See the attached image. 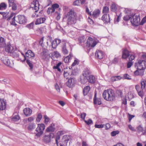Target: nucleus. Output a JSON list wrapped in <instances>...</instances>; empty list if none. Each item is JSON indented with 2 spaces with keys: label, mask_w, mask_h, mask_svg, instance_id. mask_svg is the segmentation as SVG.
<instances>
[{
  "label": "nucleus",
  "mask_w": 146,
  "mask_h": 146,
  "mask_svg": "<svg viewBox=\"0 0 146 146\" xmlns=\"http://www.w3.org/2000/svg\"><path fill=\"white\" fill-rule=\"evenodd\" d=\"M76 14L74 10L71 9L65 15L64 17L66 18L68 25H71L75 24L76 22Z\"/></svg>",
  "instance_id": "nucleus-1"
},
{
  "label": "nucleus",
  "mask_w": 146,
  "mask_h": 146,
  "mask_svg": "<svg viewBox=\"0 0 146 146\" xmlns=\"http://www.w3.org/2000/svg\"><path fill=\"white\" fill-rule=\"evenodd\" d=\"M140 19L139 15H136L135 14H132V17L130 21L133 25L137 26L140 23Z\"/></svg>",
  "instance_id": "nucleus-2"
},
{
  "label": "nucleus",
  "mask_w": 146,
  "mask_h": 146,
  "mask_svg": "<svg viewBox=\"0 0 146 146\" xmlns=\"http://www.w3.org/2000/svg\"><path fill=\"white\" fill-rule=\"evenodd\" d=\"M146 66V61L145 60H140L135 64V67L138 69L144 70Z\"/></svg>",
  "instance_id": "nucleus-3"
},
{
  "label": "nucleus",
  "mask_w": 146,
  "mask_h": 146,
  "mask_svg": "<svg viewBox=\"0 0 146 146\" xmlns=\"http://www.w3.org/2000/svg\"><path fill=\"white\" fill-rule=\"evenodd\" d=\"M45 128V125L43 123L38 124V127L36 129V132L35 133L36 136L38 137L40 136L43 133V131Z\"/></svg>",
  "instance_id": "nucleus-4"
},
{
  "label": "nucleus",
  "mask_w": 146,
  "mask_h": 146,
  "mask_svg": "<svg viewBox=\"0 0 146 146\" xmlns=\"http://www.w3.org/2000/svg\"><path fill=\"white\" fill-rule=\"evenodd\" d=\"M9 15L10 14L9 12L5 13L3 16V18L4 19L7 18V20L9 21L12 17H13L11 23L12 25H14L15 24V13H12L11 14L10 16Z\"/></svg>",
  "instance_id": "nucleus-5"
},
{
  "label": "nucleus",
  "mask_w": 146,
  "mask_h": 146,
  "mask_svg": "<svg viewBox=\"0 0 146 146\" xmlns=\"http://www.w3.org/2000/svg\"><path fill=\"white\" fill-rule=\"evenodd\" d=\"M39 5L38 1L37 0L33 1V2L32 3L31 5V8H32L33 10H35V14L36 17L39 16L38 14H36V13L39 10Z\"/></svg>",
  "instance_id": "nucleus-6"
},
{
  "label": "nucleus",
  "mask_w": 146,
  "mask_h": 146,
  "mask_svg": "<svg viewBox=\"0 0 146 146\" xmlns=\"http://www.w3.org/2000/svg\"><path fill=\"white\" fill-rule=\"evenodd\" d=\"M16 20L15 21L21 24H25L27 22L26 17L23 15H19L16 17Z\"/></svg>",
  "instance_id": "nucleus-7"
},
{
  "label": "nucleus",
  "mask_w": 146,
  "mask_h": 146,
  "mask_svg": "<svg viewBox=\"0 0 146 146\" xmlns=\"http://www.w3.org/2000/svg\"><path fill=\"white\" fill-rule=\"evenodd\" d=\"M136 131L139 134L145 135L146 134V127H143L142 125H139L136 127Z\"/></svg>",
  "instance_id": "nucleus-8"
},
{
  "label": "nucleus",
  "mask_w": 146,
  "mask_h": 146,
  "mask_svg": "<svg viewBox=\"0 0 146 146\" xmlns=\"http://www.w3.org/2000/svg\"><path fill=\"white\" fill-rule=\"evenodd\" d=\"M98 40L97 39L93 38L91 37H89L87 40V44L91 47H94L98 42Z\"/></svg>",
  "instance_id": "nucleus-9"
},
{
  "label": "nucleus",
  "mask_w": 146,
  "mask_h": 146,
  "mask_svg": "<svg viewBox=\"0 0 146 146\" xmlns=\"http://www.w3.org/2000/svg\"><path fill=\"white\" fill-rule=\"evenodd\" d=\"M76 82L75 78L73 77H70L68 78V81L66 83L67 86L70 88H72L74 86Z\"/></svg>",
  "instance_id": "nucleus-10"
},
{
  "label": "nucleus",
  "mask_w": 146,
  "mask_h": 146,
  "mask_svg": "<svg viewBox=\"0 0 146 146\" xmlns=\"http://www.w3.org/2000/svg\"><path fill=\"white\" fill-rule=\"evenodd\" d=\"M115 98V94L113 90L111 89H109V93L107 101H112L114 100Z\"/></svg>",
  "instance_id": "nucleus-11"
},
{
  "label": "nucleus",
  "mask_w": 146,
  "mask_h": 146,
  "mask_svg": "<svg viewBox=\"0 0 146 146\" xmlns=\"http://www.w3.org/2000/svg\"><path fill=\"white\" fill-rule=\"evenodd\" d=\"M1 60L5 65L10 67L11 66V64L10 60L6 56H3L1 58Z\"/></svg>",
  "instance_id": "nucleus-12"
},
{
  "label": "nucleus",
  "mask_w": 146,
  "mask_h": 146,
  "mask_svg": "<svg viewBox=\"0 0 146 146\" xmlns=\"http://www.w3.org/2000/svg\"><path fill=\"white\" fill-rule=\"evenodd\" d=\"M95 55L98 58L101 59L103 58L104 56V53L102 50H97L95 52Z\"/></svg>",
  "instance_id": "nucleus-13"
},
{
  "label": "nucleus",
  "mask_w": 146,
  "mask_h": 146,
  "mask_svg": "<svg viewBox=\"0 0 146 146\" xmlns=\"http://www.w3.org/2000/svg\"><path fill=\"white\" fill-rule=\"evenodd\" d=\"M60 56V54L57 51H54L52 53L51 57L52 59L55 60V58H57Z\"/></svg>",
  "instance_id": "nucleus-14"
},
{
  "label": "nucleus",
  "mask_w": 146,
  "mask_h": 146,
  "mask_svg": "<svg viewBox=\"0 0 146 146\" xmlns=\"http://www.w3.org/2000/svg\"><path fill=\"white\" fill-rule=\"evenodd\" d=\"M5 50L9 52L12 53L13 52V48L10 44L8 43L6 45H5Z\"/></svg>",
  "instance_id": "nucleus-15"
},
{
  "label": "nucleus",
  "mask_w": 146,
  "mask_h": 146,
  "mask_svg": "<svg viewBox=\"0 0 146 146\" xmlns=\"http://www.w3.org/2000/svg\"><path fill=\"white\" fill-rule=\"evenodd\" d=\"M90 71L88 68H85L83 71L82 75L83 76L88 78L90 76Z\"/></svg>",
  "instance_id": "nucleus-16"
},
{
  "label": "nucleus",
  "mask_w": 146,
  "mask_h": 146,
  "mask_svg": "<svg viewBox=\"0 0 146 146\" xmlns=\"http://www.w3.org/2000/svg\"><path fill=\"white\" fill-rule=\"evenodd\" d=\"M94 104H97L100 105L102 104L101 99L99 98H96V93H95L94 98Z\"/></svg>",
  "instance_id": "nucleus-17"
},
{
  "label": "nucleus",
  "mask_w": 146,
  "mask_h": 146,
  "mask_svg": "<svg viewBox=\"0 0 146 146\" xmlns=\"http://www.w3.org/2000/svg\"><path fill=\"white\" fill-rule=\"evenodd\" d=\"M100 11L99 9H96L93 12L91 16H92L94 18H96L100 15Z\"/></svg>",
  "instance_id": "nucleus-18"
},
{
  "label": "nucleus",
  "mask_w": 146,
  "mask_h": 146,
  "mask_svg": "<svg viewBox=\"0 0 146 146\" xmlns=\"http://www.w3.org/2000/svg\"><path fill=\"white\" fill-rule=\"evenodd\" d=\"M110 17L109 15L105 14L103 15L102 17V20L105 23H108L110 21Z\"/></svg>",
  "instance_id": "nucleus-19"
},
{
  "label": "nucleus",
  "mask_w": 146,
  "mask_h": 146,
  "mask_svg": "<svg viewBox=\"0 0 146 146\" xmlns=\"http://www.w3.org/2000/svg\"><path fill=\"white\" fill-rule=\"evenodd\" d=\"M23 112L25 115L27 116H28L31 115L32 113V111L29 108H26L24 109Z\"/></svg>",
  "instance_id": "nucleus-20"
},
{
  "label": "nucleus",
  "mask_w": 146,
  "mask_h": 146,
  "mask_svg": "<svg viewBox=\"0 0 146 146\" xmlns=\"http://www.w3.org/2000/svg\"><path fill=\"white\" fill-rule=\"evenodd\" d=\"M55 129V125L54 124H52L46 129V131L48 132H54Z\"/></svg>",
  "instance_id": "nucleus-21"
},
{
  "label": "nucleus",
  "mask_w": 146,
  "mask_h": 146,
  "mask_svg": "<svg viewBox=\"0 0 146 146\" xmlns=\"http://www.w3.org/2000/svg\"><path fill=\"white\" fill-rule=\"evenodd\" d=\"M6 107L5 102L3 100L0 99V110H3Z\"/></svg>",
  "instance_id": "nucleus-22"
},
{
  "label": "nucleus",
  "mask_w": 146,
  "mask_h": 146,
  "mask_svg": "<svg viewBox=\"0 0 146 146\" xmlns=\"http://www.w3.org/2000/svg\"><path fill=\"white\" fill-rule=\"evenodd\" d=\"M26 56L29 58L33 57L35 55L34 53L31 50H28L26 53Z\"/></svg>",
  "instance_id": "nucleus-23"
},
{
  "label": "nucleus",
  "mask_w": 146,
  "mask_h": 146,
  "mask_svg": "<svg viewBox=\"0 0 146 146\" xmlns=\"http://www.w3.org/2000/svg\"><path fill=\"white\" fill-rule=\"evenodd\" d=\"M45 20L46 19L44 17H42L40 19H38L36 21L35 23V24L37 25L44 23Z\"/></svg>",
  "instance_id": "nucleus-24"
},
{
  "label": "nucleus",
  "mask_w": 146,
  "mask_h": 146,
  "mask_svg": "<svg viewBox=\"0 0 146 146\" xmlns=\"http://www.w3.org/2000/svg\"><path fill=\"white\" fill-rule=\"evenodd\" d=\"M144 70H139L137 69L134 72V74L137 76L140 75L142 76L143 75L144 72Z\"/></svg>",
  "instance_id": "nucleus-25"
},
{
  "label": "nucleus",
  "mask_w": 146,
  "mask_h": 146,
  "mask_svg": "<svg viewBox=\"0 0 146 146\" xmlns=\"http://www.w3.org/2000/svg\"><path fill=\"white\" fill-rule=\"evenodd\" d=\"M129 55V51L127 50H125L123 51L122 58L124 59H126Z\"/></svg>",
  "instance_id": "nucleus-26"
},
{
  "label": "nucleus",
  "mask_w": 146,
  "mask_h": 146,
  "mask_svg": "<svg viewBox=\"0 0 146 146\" xmlns=\"http://www.w3.org/2000/svg\"><path fill=\"white\" fill-rule=\"evenodd\" d=\"M141 89L143 90L145 89L146 86V80L142 79L141 81Z\"/></svg>",
  "instance_id": "nucleus-27"
},
{
  "label": "nucleus",
  "mask_w": 146,
  "mask_h": 146,
  "mask_svg": "<svg viewBox=\"0 0 146 146\" xmlns=\"http://www.w3.org/2000/svg\"><path fill=\"white\" fill-rule=\"evenodd\" d=\"M36 127V125L35 123H29L27 127V129L28 130L31 131L34 129Z\"/></svg>",
  "instance_id": "nucleus-28"
},
{
  "label": "nucleus",
  "mask_w": 146,
  "mask_h": 146,
  "mask_svg": "<svg viewBox=\"0 0 146 146\" xmlns=\"http://www.w3.org/2000/svg\"><path fill=\"white\" fill-rule=\"evenodd\" d=\"M119 7V6H118L117 4L115 3H113L111 6V10L115 12Z\"/></svg>",
  "instance_id": "nucleus-29"
},
{
  "label": "nucleus",
  "mask_w": 146,
  "mask_h": 146,
  "mask_svg": "<svg viewBox=\"0 0 146 146\" xmlns=\"http://www.w3.org/2000/svg\"><path fill=\"white\" fill-rule=\"evenodd\" d=\"M109 93V89L105 90L103 93V98L106 100H107V98H108Z\"/></svg>",
  "instance_id": "nucleus-30"
},
{
  "label": "nucleus",
  "mask_w": 146,
  "mask_h": 146,
  "mask_svg": "<svg viewBox=\"0 0 146 146\" xmlns=\"http://www.w3.org/2000/svg\"><path fill=\"white\" fill-rule=\"evenodd\" d=\"M90 90V88L89 86H87L85 87L83 90V93L84 95H86L89 92Z\"/></svg>",
  "instance_id": "nucleus-31"
},
{
  "label": "nucleus",
  "mask_w": 146,
  "mask_h": 146,
  "mask_svg": "<svg viewBox=\"0 0 146 146\" xmlns=\"http://www.w3.org/2000/svg\"><path fill=\"white\" fill-rule=\"evenodd\" d=\"M88 81L89 82L93 83H94L96 81V79L95 77L92 75H90L88 77Z\"/></svg>",
  "instance_id": "nucleus-32"
},
{
  "label": "nucleus",
  "mask_w": 146,
  "mask_h": 146,
  "mask_svg": "<svg viewBox=\"0 0 146 146\" xmlns=\"http://www.w3.org/2000/svg\"><path fill=\"white\" fill-rule=\"evenodd\" d=\"M88 80V78L83 76V75L80 79L81 82L84 84L87 82Z\"/></svg>",
  "instance_id": "nucleus-33"
},
{
  "label": "nucleus",
  "mask_w": 146,
  "mask_h": 146,
  "mask_svg": "<svg viewBox=\"0 0 146 146\" xmlns=\"http://www.w3.org/2000/svg\"><path fill=\"white\" fill-rule=\"evenodd\" d=\"M5 46L4 38L2 37H0V47H4Z\"/></svg>",
  "instance_id": "nucleus-34"
},
{
  "label": "nucleus",
  "mask_w": 146,
  "mask_h": 146,
  "mask_svg": "<svg viewBox=\"0 0 146 146\" xmlns=\"http://www.w3.org/2000/svg\"><path fill=\"white\" fill-rule=\"evenodd\" d=\"M62 64L61 62H59L56 66H54L53 67L54 69H55L56 70L60 72H61V71L60 69L59 68V66Z\"/></svg>",
  "instance_id": "nucleus-35"
},
{
  "label": "nucleus",
  "mask_w": 146,
  "mask_h": 146,
  "mask_svg": "<svg viewBox=\"0 0 146 146\" xmlns=\"http://www.w3.org/2000/svg\"><path fill=\"white\" fill-rule=\"evenodd\" d=\"M7 7L6 4L5 3H2L0 4V10H4L6 9Z\"/></svg>",
  "instance_id": "nucleus-36"
},
{
  "label": "nucleus",
  "mask_w": 146,
  "mask_h": 146,
  "mask_svg": "<svg viewBox=\"0 0 146 146\" xmlns=\"http://www.w3.org/2000/svg\"><path fill=\"white\" fill-rule=\"evenodd\" d=\"M20 117L19 115L17 114L13 116L12 118V120L14 121H17L20 119Z\"/></svg>",
  "instance_id": "nucleus-37"
},
{
  "label": "nucleus",
  "mask_w": 146,
  "mask_h": 146,
  "mask_svg": "<svg viewBox=\"0 0 146 146\" xmlns=\"http://www.w3.org/2000/svg\"><path fill=\"white\" fill-rule=\"evenodd\" d=\"M62 52L65 54H67L68 53V51L66 48V44H64L62 48Z\"/></svg>",
  "instance_id": "nucleus-38"
},
{
  "label": "nucleus",
  "mask_w": 146,
  "mask_h": 146,
  "mask_svg": "<svg viewBox=\"0 0 146 146\" xmlns=\"http://www.w3.org/2000/svg\"><path fill=\"white\" fill-rule=\"evenodd\" d=\"M71 57V54H70L68 56L64 58V61L66 63H68L70 62Z\"/></svg>",
  "instance_id": "nucleus-39"
},
{
  "label": "nucleus",
  "mask_w": 146,
  "mask_h": 146,
  "mask_svg": "<svg viewBox=\"0 0 146 146\" xmlns=\"http://www.w3.org/2000/svg\"><path fill=\"white\" fill-rule=\"evenodd\" d=\"M52 38L50 36H48L47 37V45H50L51 44L52 42Z\"/></svg>",
  "instance_id": "nucleus-40"
},
{
  "label": "nucleus",
  "mask_w": 146,
  "mask_h": 146,
  "mask_svg": "<svg viewBox=\"0 0 146 146\" xmlns=\"http://www.w3.org/2000/svg\"><path fill=\"white\" fill-rule=\"evenodd\" d=\"M53 134L52 133H50V135L46 136V143L50 141L51 137H53Z\"/></svg>",
  "instance_id": "nucleus-41"
},
{
  "label": "nucleus",
  "mask_w": 146,
  "mask_h": 146,
  "mask_svg": "<svg viewBox=\"0 0 146 146\" xmlns=\"http://www.w3.org/2000/svg\"><path fill=\"white\" fill-rule=\"evenodd\" d=\"M132 17V14L129 15H125L123 17V19L124 20L127 21L129 20H130V19Z\"/></svg>",
  "instance_id": "nucleus-42"
},
{
  "label": "nucleus",
  "mask_w": 146,
  "mask_h": 146,
  "mask_svg": "<svg viewBox=\"0 0 146 146\" xmlns=\"http://www.w3.org/2000/svg\"><path fill=\"white\" fill-rule=\"evenodd\" d=\"M42 117V115L40 113H39L36 119V121L37 122H39Z\"/></svg>",
  "instance_id": "nucleus-43"
},
{
  "label": "nucleus",
  "mask_w": 146,
  "mask_h": 146,
  "mask_svg": "<svg viewBox=\"0 0 146 146\" xmlns=\"http://www.w3.org/2000/svg\"><path fill=\"white\" fill-rule=\"evenodd\" d=\"M54 11L55 10L51 7L48 8L47 11V13L48 14H50V13L54 12Z\"/></svg>",
  "instance_id": "nucleus-44"
},
{
  "label": "nucleus",
  "mask_w": 146,
  "mask_h": 146,
  "mask_svg": "<svg viewBox=\"0 0 146 146\" xmlns=\"http://www.w3.org/2000/svg\"><path fill=\"white\" fill-rule=\"evenodd\" d=\"M109 11V8L106 6L104 7L103 9V13H106L108 12Z\"/></svg>",
  "instance_id": "nucleus-45"
},
{
  "label": "nucleus",
  "mask_w": 146,
  "mask_h": 146,
  "mask_svg": "<svg viewBox=\"0 0 146 146\" xmlns=\"http://www.w3.org/2000/svg\"><path fill=\"white\" fill-rule=\"evenodd\" d=\"M41 57L42 59H45L46 58V51L44 48V51L41 53Z\"/></svg>",
  "instance_id": "nucleus-46"
},
{
  "label": "nucleus",
  "mask_w": 146,
  "mask_h": 146,
  "mask_svg": "<svg viewBox=\"0 0 146 146\" xmlns=\"http://www.w3.org/2000/svg\"><path fill=\"white\" fill-rule=\"evenodd\" d=\"M34 25V23L33 22H32L30 24L27 25L26 27L28 28L29 29H32L33 28Z\"/></svg>",
  "instance_id": "nucleus-47"
},
{
  "label": "nucleus",
  "mask_w": 146,
  "mask_h": 146,
  "mask_svg": "<svg viewBox=\"0 0 146 146\" xmlns=\"http://www.w3.org/2000/svg\"><path fill=\"white\" fill-rule=\"evenodd\" d=\"M84 121L86 124L88 125L93 124V121L92 120L90 119H89L88 120H84Z\"/></svg>",
  "instance_id": "nucleus-48"
},
{
  "label": "nucleus",
  "mask_w": 146,
  "mask_h": 146,
  "mask_svg": "<svg viewBox=\"0 0 146 146\" xmlns=\"http://www.w3.org/2000/svg\"><path fill=\"white\" fill-rule=\"evenodd\" d=\"M9 7H11L13 4L15 3V0H8Z\"/></svg>",
  "instance_id": "nucleus-49"
},
{
  "label": "nucleus",
  "mask_w": 146,
  "mask_h": 146,
  "mask_svg": "<svg viewBox=\"0 0 146 146\" xmlns=\"http://www.w3.org/2000/svg\"><path fill=\"white\" fill-rule=\"evenodd\" d=\"M54 87L55 89L57 91V92L59 93H60V88L57 83L55 84L54 85Z\"/></svg>",
  "instance_id": "nucleus-50"
},
{
  "label": "nucleus",
  "mask_w": 146,
  "mask_h": 146,
  "mask_svg": "<svg viewBox=\"0 0 146 146\" xmlns=\"http://www.w3.org/2000/svg\"><path fill=\"white\" fill-rule=\"evenodd\" d=\"M81 3V1L80 0H76L73 2V5L75 6H78L80 5V3Z\"/></svg>",
  "instance_id": "nucleus-51"
},
{
  "label": "nucleus",
  "mask_w": 146,
  "mask_h": 146,
  "mask_svg": "<svg viewBox=\"0 0 146 146\" xmlns=\"http://www.w3.org/2000/svg\"><path fill=\"white\" fill-rule=\"evenodd\" d=\"M145 23H146V16L143 18L141 21L140 22V25H143Z\"/></svg>",
  "instance_id": "nucleus-52"
},
{
  "label": "nucleus",
  "mask_w": 146,
  "mask_h": 146,
  "mask_svg": "<svg viewBox=\"0 0 146 146\" xmlns=\"http://www.w3.org/2000/svg\"><path fill=\"white\" fill-rule=\"evenodd\" d=\"M123 77L125 79L127 80H131V76L127 74H124Z\"/></svg>",
  "instance_id": "nucleus-53"
},
{
  "label": "nucleus",
  "mask_w": 146,
  "mask_h": 146,
  "mask_svg": "<svg viewBox=\"0 0 146 146\" xmlns=\"http://www.w3.org/2000/svg\"><path fill=\"white\" fill-rule=\"evenodd\" d=\"M119 133V131H113L111 133V135L112 136H114L117 134H118Z\"/></svg>",
  "instance_id": "nucleus-54"
},
{
  "label": "nucleus",
  "mask_w": 146,
  "mask_h": 146,
  "mask_svg": "<svg viewBox=\"0 0 146 146\" xmlns=\"http://www.w3.org/2000/svg\"><path fill=\"white\" fill-rule=\"evenodd\" d=\"M27 64L29 65V66L30 67V69H32L33 68V65L31 63L30 61L28 60H27Z\"/></svg>",
  "instance_id": "nucleus-55"
},
{
  "label": "nucleus",
  "mask_w": 146,
  "mask_h": 146,
  "mask_svg": "<svg viewBox=\"0 0 146 146\" xmlns=\"http://www.w3.org/2000/svg\"><path fill=\"white\" fill-rule=\"evenodd\" d=\"M86 115V113H83L81 114L80 116L81 118L84 121L85 120V117Z\"/></svg>",
  "instance_id": "nucleus-56"
},
{
  "label": "nucleus",
  "mask_w": 146,
  "mask_h": 146,
  "mask_svg": "<svg viewBox=\"0 0 146 146\" xmlns=\"http://www.w3.org/2000/svg\"><path fill=\"white\" fill-rule=\"evenodd\" d=\"M51 44L52 47L53 48H56L57 46V44H56L54 41L52 42Z\"/></svg>",
  "instance_id": "nucleus-57"
},
{
  "label": "nucleus",
  "mask_w": 146,
  "mask_h": 146,
  "mask_svg": "<svg viewBox=\"0 0 146 146\" xmlns=\"http://www.w3.org/2000/svg\"><path fill=\"white\" fill-rule=\"evenodd\" d=\"M128 127L129 129L132 131H135L136 130L135 129V128L133 127L131 125H128Z\"/></svg>",
  "instance_id": "nucleus-58"
},
{
  "label": "nucleus",
  "mask_w": 146,
  "mask_h": 146,
  "mask_svg": "<svg viewBox=\"0 0 146 146\" xmlns=\"http://www.w3.org/2000/svg\"><path fill=\"white\" fill-rule=\"evenodd\" d=\"M13 55L14 56V57H17L19 56V52H13Z\"/></svg>",
  "instance_id": "nucleus-59"
},
{
  "label": "nucleus",
  "mask_w": 146,
  "mask_h": 146,
  "mask_svg": "<svg viewBox=\"0 0 146 146\" xmlns=\"http://www.w3.org/2000/svg\"><path fill=\"white\" fill-rule=\"evenodd\" d=\"M63 75L65 78L67 79L68 78V76H69V74L67 72L64 71V72Z\"/></svg>",
  "instance_id": "nucleus-60"
},
{
  "label": "nucleus",
  "mask_w": 146,
  "mask_h": 146,
  "mask_svg": "<svg viewBox=\"0 0 146 146\" xmlns=\"http://www.w3.org/2000/svg\"><path fill=\"white\" fill-rule=\"evenodd\" d=\"M12 9L13 10H15L17 9V5L15 3L13 4V5H12Z\"/></svg>",
  "instance_id": "nucleus-61"
},
{
  "label": "nucleus",
  "mask_w": 146,
  "mask_h": 146,
  "mask_svg": "<svg viewBox=\"0 0 146 146\" xmlns=\"http://www.w3.org/2000/svg\"><path fill=\"white\" fill-rule=\"evenodd\" d=\"M52 7L55 10V9L59 8V6L58 4L56 3L53 5Z\"/></svg>",
  "instance_id": "nucleus-62"
},
{
  "label": "nucleus",
  "mask_w": 146,
  "mask_h": 146,
  "mask_svg": "<svg viewBox=\"0 0 146 146\" xmlns=\"http://www.w3.org/2000/svg\"><path fill=\"white\" fill-rule=\"evenodd\" d=\"M129 55L130 56L129 58V61H131L134 59L135 56L134 55L129 54Z\"/></svg>",
  "instance_id": "nucleus-63"
},
{
  "label": "nucleus",
  "mask_w": 146,
  "mask_h": 146,
  "mask_svg": "<svg viewBox=\"0 0 146 146\" xmlns=\"http://www.w3.org/2000/svg\"><path fill=\"white\" fill-rule=\"evenodd\" d=\"M143 90L141 89L137 92L138 95L141 97H142L143 96Z\"/></svg>",
  "instance_id": "nucleus-64"
}]
</instances>
